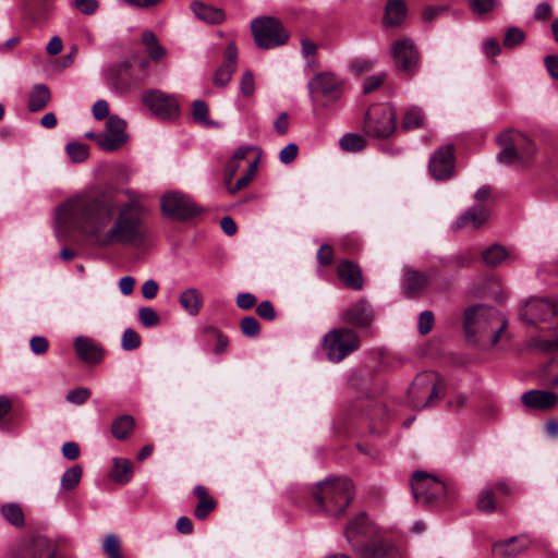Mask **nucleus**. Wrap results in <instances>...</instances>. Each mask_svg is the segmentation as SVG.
I'll return each mask as SVG.
<instances>
[{"label": "nucleus", "instance_id": "nucleus-1", "mask_svg": "<svg viewBox=\"0 0 558 558\" xmlns=\"http://www.w3.org/2000/svg\"><path fill=\"white\" fill-rule=\"evenodd\" d=\"M146 214L118 208L114 192H83L73 195L54 210L57 236L75 230L95 239L100 247L129 245L138 247L147 240Z\"/></svg>", "mask_w": 558, "mask_h": 558}, {"label": "nucleus", "instance_id": "nucleus-2", "mask_svg": "<svg viewBox=\"0 0 558 558\" xmlns=\"http://www.w3.org/2000/svg\"><path fill=\"white\" fill-rule=\"evenodd\" d=\"M507 328V319L495 308L474 305L464 312V331L469 341L495 345Z\"/></svg>", "mask_w": 558, "mask_h": 558}, {"label": "nucleus", "instance_id": "nucleus-3", "mask_svg": "<svg viewBox=\"0 0 558 558\" xmlns=\"http://www.w3.org/2000/svg\"><path fill=\"white\" fill-rule=\"evenodd\" d=\"M317 509L329 514H341L353 498V485L349 478H327L312 492Z\"/></svg>", "mask_w": 558, "mask_h": 558}, {"label": "nucleus", "instance_id": "nucleus-4", "mask_svg": "<svg viewBox=\"0 0 558 558\" xmlns=\"http://www.w3.org/2000/svg\"><path fill=\"white\" fill-rule=\"evenodd\" d=\"M317 509L329 514H341L353 498V485L349 478H327L312 492Z\"/></svg>", "mask_w": 558, "mask_h": 558}, {"label": "nucleus", "instance_id": "nucleus-5", "mask_svg": "<svg viewBox=\"0 0 558 558\" xmlns=\"http://www.w3.org/2000/svg\"><path fill=\"white\" fill-rule=\"evenodd\" d=\"M445 395V386L434 372L418 374L408 390V402L413 410L433 407Z\"/></svg>", "mask_w": 558, "mask_h": 558}, {"label": "nucleus", "instance_id": "nucleus-6", "mask_svg": "<svg viewBox=\"0 0 558 558\" xmlns=\"http://www.w3.org/2000/svg\"><path fill=\"white\" fill-rule=\"evenodd\" d=\"M411 487L415 501L424 506L450 500L454 495L453 489L448 484L424 471L413 473Z\"/></svg>", "mask_w": 558, "mask_h": 558}, {"label": "nucleus", "instance_id": "nucleus-7", "mask_svg": "<svg viewBox=\"0 0 558 558\" xmlns=\"http://www.w3.org/2000/svg\"><path fill=\"white\" fill-rule=\"evenodd\" d=\"M498 143L501 150L497 155V159L505 165H523L535 154L533 142L518 131L504 132L499 135Z\"/></svg>", "mask_w": 558, "mask_h": 558}, {"label": "nucleus", "instance_id": "nucleus-8", "mask_svg": "<svg viewBox=\"0 0 558 558\" xmlns=\"http://www.w3.org/2000/svg\"><path fill=\"white\" fill-rule=\"evenodd\" d=\"M361 344L359 335L350 328H335L323 338V348L330 362L339 363Z\"/></svg>", "mask_w": 558, "mask_h": 558}, {"label": "nucleus", "instance_id": "nucleus-9", "mask_svg": "<svg viewBox=\"0 0 558 558\" xmlns=\"http://www.w3.org/2000/svg\"><path fill=\"white\" fill-rule=\"evenodd\" d=\"M397 113L389 105H374L365 116L364 132L375 138H388L397 131Z\"/></svg>", "mask_w": 558, "mask_h": 558}, {"label": "nucleus", "instance_id": "nucleus-10", "mask_svg": "<svg viewBox=\"0 0 558 558\" xmlns=\"http://www.w3.org/2000/svg\"><path fill=\"white\" fill-rule=\"evenodd\" d=\"M520 318L534 326L554 323L558 319V305L549 298L532 296L522 305Z\"/></svg>", "mask_w": 558, "mask_h": 558}, {"label": "nucleus", "instance_id": "nucleus-11", "mask_svg": "<svg viewBox=\"0 0 558 558\" xmlns=\"http://www.w3.org/2000/svg\"><path fill=\"white\" fill-rule=\"evenodd\" d=\"M146 77V74H135L129 61L111 64L104 70L105 82L117 93H126L145 82Z\"/></svg>", "mask_w": 558, "mask_h": 558}, {"label": "nucleus", "instance_id": "nucleus-12", "mask_svg": "<svg viewBox=\"0 0 558 558\" xmlns=\"http://www.w3.org/2000/svg\"><path fill=\"white\" fill-rule=\"evenodd\" d=\"M162 214L178 221H185L202 213V208L180 192L165 194L160 202Z\"/></svg>", "mask_w": 558, "mask_h": 558}, {"label": "nucleus", "instance_id": "nucleus-13", "mask_svg": "<svg viewBox=\"0 0 558 558\" xmlns=\"http://www.w3.org/2000/svg\"><path fill=\"white\" fill-rule=\"evenodd\" d=\"M142 102L161 120H171L179 116V104L177 99L161 90H145L142 94Z\"/></svg>", "mask_w": 558, "mask_h": 558}, {"label": "nucleus", "instance_id": "nucleus-14", "mask_svg": "<svg viewBox=\"0 0 558 558\" xmlns=\"http://www.w3.org/2000/svg\"><path fill=\"white\" fill-rule=\"evenodd\" d=\"M392 57L397 69L408 75H413L418 70L420 56L412 40L403 37L395 41Z\"/></svg>", "mask_w": 558, "mask_h": 558}, {"label": "nucleus", "instance_id": "nucleus-15", "mask_svg": "<svg viewBox=\"0 0 558 558\" xmlns=\"http://www.w3.org/2000/svg\"><path fill=\"white\" fill-rule=\"evenodd\" d=\"M313 100L324 97L328 101H336L341 95V82L330 72L316 74L307 84Z\"/></svg>", "mask_w": 558, "mask_h": 558}, {"label": "nucleus", "instance_id": "nucleus-16", "mask_svg": "<svg viewBox=\"0 0 558 558\" xmlns=\"http://www.w3.org/2000/svg\"><path fill=\"white\" fill-rule=\"evenodd\" d=\"M126 123L118 116H110L106 123L105 132L97 137V144L105 151H114L126 141Z\"/></svg>", "mask_w": 558, "mask_h": 558}, {"label": "nucleus", "instance_id": "nucleus-17", "mask_svg": "<svg viewBox=\"0 0 558 558\" xmlns=\"http://www.w3.org/2000/svg\"><path fill=\"white\" fill-rule=\"evenodd\" d=\"M430 175L438 181L450 179L454 173V147L446 145L437 149L428 163Z\"/></svg>", "mask_w": 558, "mask_h": 558}, {"label": "nucleus", "instance_id": "nucleus-18", "mask_svg": "<svg viewBox=\"0 0 558 558\" xmlns=\"http://www.w3.org/2000/svg\"><path fill=\"white\" fill-rule=\"evenodd\" d=\"M438 275L436 267H430L426 272L405 267L403 270L402 289L407 296L414 298L421 295L428 287L432 278Z\"/></svg>", "mask_w": 558, "mask_h": 558}, {"label": "nucleus", "instance_id": "nucleus-19", "mask_svg": "<svg viewBox=\"0 0 558 558\" xmlns=\"http://www.w3.org/2000/svg\"><path fill=\"white\" fill-rule=\"evenodd\" d=\"M353 554L357 558H402L399 549L390 542L374 538L353 546Z\"/></svg>", "mask_w": 558, "mask_h": 558}, {"label": "nucleus", "instance_id": "nucleus-20", "mask_svg": "<svg viewBox=\"0 0 558 558\" xmlns=\"http://www.w3.org/2000/svg\"><path fill=\"white\" fill-rule=\"evenodd\" d=\"M57 555L56 546L45 536L24 541L15 551V558H51Z\"/></svg>", "mask_w": 558, "mask_h": 558}, {"label": "nucleus", "instance_id": "nucleus-21", "mask_svg": "<svg viewBox=\"0 0 558 558\" xmlns=\"http://www.w3.org/2000/svg\"><path fill=\"white\" fill-rule=\"evenodd\" d=\"M239 60L238 48L233 43H230L223 52V62L216 70L213 83L216 87L226 88L236 70Z\"/></svg>", "mask_w": 558, "mask_h": 558}, {"label": "nucleus", "instance_id": "nucleus-22", "mask_svg": "<svg viewBox=\"0 0 558 558\" xmlns=\"http://www.w3.org/2000/svg\"><path fill=\"white\" fill-rule=\"evenodd\" d=\"M373 310L366 300H360L342 314L343 322L355 327L365 328L373 322Z\"/></svg>", "mask_w": 558, "mask_h": 558}, {"label": "nucleus", "instance_id": "nucleus-23", "mask_svg": "<svg viewBox=\"0 0 558 558\" xmlns=\"http://www.w3.org/2000/svg\"><path fill=\"white\" fill-rule=\"evenodd\" d=\"M74 348L80 359L85 363L97 364L102 360V348L88 337H77L74 341Z\"/></svg>", "mask_w": 558, "mask_h": 558}, {"label": "nucleus", "instance_id": "nucleus-24", "mask_svg": "<svg viewBox=\"0 0 558 558\" xmlns=\"http://www.w3.org/2000/svg\"><path fill=\"white\" fill-rule=\"evenodd\" d=\"M489 210L487 206L483 204L474 205L460 215L453 222L452 228L459 230L468 226H472L474 229L480 228L487 220Z\"/></svg>", "mask_w": 558, "mask_h": 558}, {"label": "nucleus", "instance_id": "nucleus-25", "mask_svg": "<svg viewBox=\"0 0 558 558\" xmlns=\"http://www.w3.org/2000/svg\"><path fill=\"white\" fill-rule=\"evenodd\" d=\"M337 274L347 287L356 291L363 289L362 271L353 262L349 259L341 262L337 267Z\"/></svg>", "mask_w": 558, "mask_h": 558}, {"label": "nucleus", "instance_id": "nucleus-26", "mask_svg": "<svg viewBox=\"0 0 558 558\" xmlns=\"http://www.w3.org/2000/svg\"><path fill=\"white\" fill-rule=\"evenodd\" d=\"M529 542L523 537L513 536L509 539L497 542L493 546L496 556L500 558H515L526 550Z\"/></svg>", "mask_w": 558, "mask_h": 558}, {"label": "nucleus", "instance_id": "nucleus-27", "mask_svg": "<svg viewBox=\"0 0 558 558\" xmlns=\"http://www.w3.org/2000/svg\"><path fill=\"white\" fill-rule=\"evenodd\" d=\"M522 402L532 409L546 410L553 408L557 402V395L544 390H530L522 395Z\"/></svg>", "mask_w": 558, "mask_h": 558}, {"label": "nucleus", "instance_id": "nucleus-28", "mask_svg": "<svg viewBox=\"0 0 558 558\" xmlns=\"http://www.w3.org/2000/svg\"><path fill=\"white\" fill-rule=\"evenodd\" d=\"M407 4L403 0H388L385 5L383 23L386 27L400 26L407 19Z\"/></svg>", "mask_w": 558, "mask_h": 558}, {"label": "nucleus", "instance_id": "nucleus-29", "mask_svg": "<svg viewBox=\"0 0 558 558\" xmlns=\"http://www.w3.org/2000/svg\"><path fill=\"white\" fill-rule=\"evenodd\" d=\"M252 35H288L282 23L272 16H259L251 22Z\"/></svg>", "mask_w": 558, "mask_h": 558}, {"label": "nucleus", "instance_id": "nucleus-30", "mask_svg": "<svg viewBox=\"0 0 558 558\" xmlns=\"http://www.w3.org/2000/svg\"><path fill=\"white\" fill-rule=\"evenodd\" d=\"M179 303L183 311L190 316H197L204 304V298L196 288H187L179 295Z\"/></svg>", "mask_w": 558, "mask_h": 558}, {"label": "nucleus", "instance_id": "nucleus-31", "mask_svg": "<svg viewBox=\"0 0 558 558\" xmlns=\"http://www.w3.org/2000/svg\"><path fill=\"white\" fill-rule=\"evenodd\" d=\"M369 533V526L364 513H361L354 520H352L344 532L345 538L348 543L351 545V549L353 550V546H360V538H365Z\"/></svg>", "mask_w": 558, "mask_h": 558}, {"label": "nucleus", "instance_id": "nucleus-32", "mask_svg": "<svg viewBox=\"0 0 558 558\" xmlns=\"http://www.w3.org/2000/svg\"><path fill=\"white\" fill-rule=\"evenodd\" d=\"M191 10L193 11L196 19L207 24H220L226 19V14L221 9L205 4L199 1H194L191 4Z\"/></svg>", "mask_w": 558, "mask_h": 558}, {"label": "nucleus", "instance_id": "nucleus-33", "mask_svg": "<svg viewBox=\"0 0 558 558\" xmlns=\"http://www.w3.org/2000/svg\"><path fill=\"white\" fill-rule=\"evenodd\" d=\"M50 98V90L45 84L35 85L29 94L28 110L31 112L43 110L48 105Z\"/></svg>", "mask_w": 558, "mask_h": 558}, {"label": "nucleus", "instance_id": "nucleus-34", "mask_svg": "<svg viewBox=\"0 0 558 558\" xmlns=\"http://www.w3.org/2000/svg\"><path fill=\"white\" fill-rule=\"evenodd\" d=\"M474 256L471 252L464 251L453 255L439 258V264L444 269H461L472 265Z\"/></svg>", "mask_w": 558, "mask_h": 558}, {"label": "nucleus", "instance_id": "nucleus-35", "mask_svg": "<svg viewBox=\"0 0 558 558\" xmlns=\"http://www.w3.org/2000/svg\"><path fill=\"white\" fill-rule=\"evenodd\" d=\"M135 426L134 418L124 414L117 417L111 425V434L118 440H124L129 437Z\"/></svg>", "mask_w": 558, "mask_h": 558}, {"label": "nucleus", "instance_id": "nucleus-36", "mask_svg": "<svg viewBox=\"0 0 558 558\" xmlns=\"http://www.w3.org/2000/svg\"><path fill=\"white\" fill-rule=\"evenodd\" d=\"M133 474L132 463L128 459H113V469L110 473L111 478L120 484L128 483Z\"/></svg>", "mask_w": 558, "mask_h": 558}, {"label": "nucleus", "instance_id": "nucleus-37", "mask_svg": "<svg viewBox=\"0 0 558 558\" xmlns=\"http://www.w3.org/2000/svg\"><path fill=\"white\" fill-rule=\"evenodd\" d=\"M482 258L488 267H497L507 258H510V255L504 246L493 244L482 252Z\"/></svg>", "mask_w": 558, "mask_h": 558}, {"label": "nucleus", "instance_id": "nucleus-38", "mask_svg": "<svg viewBox=\"0 0 558 558\" xmlns=\"http://www.w3.org/2000/svg\"><path fill=\"white\" fill-rule=\"evenodd\" d=\"M2 517L13 526L22 527L25 524V518L22 507L16 502L4 504L0 508Z\"/></svg>", "mask_w": 558, "mask_h": 558}, {"label": "nucleus", "instance_id": "nucleus-39", "mask_svg": "<svg viewBox=\"0 0 558 558\" xmlns=\"http://www.w3.org/2000/svg\"><path fill=\"white\" fill-rule=\"evenodd\" d=\"M425 114L418 107H410L405 110L401 122V129L410 131L423 126Z\"/></svg>", "mask_w": 558, "mask_h": 558}, {"label": "nucleus", "instance_id": "nucleus-40", "mask_svg": "<svg viewBox=\"0 0 558 558\" xmlns=\"http://www.w3.org/2000/svg\"><path fill=\"white\" fill-rule=\"evenodd\" d=\"M339 145L341 149L344 151L357 153L365 147L366 142L364 137L360 134L347 133L340 138Z\"/></svg>", "mask_w": 558, "mask_h": 558}, {"label": "nucleus", "instance_id": "nucleus-41", "mask_svg": "<svg viewBox=\"0 0 558 558\" xmlns=\"http://www.w3.org/2000/svg\"><path fill=\"white\" fill-rule=\"evenodd\" d=\"M143 46L149 59L154 62L161 61L167 53L166 48L157 40V37H143Z\"/></svg>", "mask_w": 558, "mask_h": 558}, {"label": "nucleus", "instance_id": "nucleus-42", "mask_svg": "<svg viewBox=\"0 0 558 558\" xmlns=\"http://www.w3.org/2000/svg\"><path fill=\"white\" fill-rule=\"evenodd\" d=\"M83 470L80 465H73L61 476V488L64 490L74 489L82 478Z\"/></svg>", "mask_w": 558, "mask_h": 558}, {"label": "nucleus", "instance_id": "nucleus-43", "mask_svg": "<svg viewBox=\"0 0 558 558\" xmlns=\"http://www.w3.org/2000/svg\"><path fill=\"white\" fill-rule=\"evenodd\" d=\"M476 508L485 513H493L496 510L495 492L485 487L481 490L476 501Z\"/></svg>", "mask_w": 558, "mask_h": 558}, {"label": "nucleus", "instance_id": "nucleus-44", "mask_svg": "<svg viewBox=\"0 0 558 558\" xmlns=\"http://www.w3.org/2000/svg\"><path fill=\"white\" fill-rule=\"evenodd\" d=\"M302 46V54L304 59L306 60L305 66L307 69L314 70L317 68V60H316V53H317V44L313 41L308 37H304L301 41Z\"/></svg>", "mask_w": 558, "mask_h": 558}, {"label": "nucleus", "instance_id": "nucleus-45", "mask_svg": "<svg viewBox=\"0 0 558 558\" xmlns=\"http://www.w3.org/2000/svg\"><path fill=\"white\" fill-rule=\"evenodd\" d=\"M124 195L128 197V202L119 205L118 208H130V211L147 214V208L142 202L141 195L134 190L126 189L123 191Z\"/></svg>", "mask_w": 558, "mask_h": 558}, {"label": "nucleus", "instance_id": "nucleus-46", "mask_svg": "<svg viewBox=\"0 0 558 558\" xmlns=\"http://www.w3.org/2000/svg\"><path fill=\"white\" fill-rule=\"evenodd\" d=\"M258 162H259V156H257L250 165H248V168L246 170V173L244 175H242L238 181L236 183L231 186L230 184L227 185L228 186V190L231 194H234L236 192H239L240 190L244 189L245 186L248 185V183L253 180V178L255 177L256 172H257V166H258Z\"/></svg>", "mask_w": 558, "mask_h": 558}, {"label": "nucleus", "instance_id": "nucleus-47", "mask_svg": "<svg viewBox=\"0 0 558 558\" xmlns=\"http://www.w3.org/2000/svg\"><path fill=\"white\" fill-rule=\"evenodd\" d=\"M535 345L539 350L547 352V353L558 351V330L555 331L551 339H539L536 341ZM548 384L551 387H557L558 386V374L555 377H553L551 379H549Z\"/></svg>", "mask_w": 558, "mask_h": 558}, {"label": "nucleus", "instance_id": "nucleus-48", "mask_svg": "<svg viewBox=\"0 0 558 558\" xmlns=\"http://www.w3.org/2000/svg\"><path fill=\"white\" fill-rule=\"evenodd\" d=\"M65 149L73 162H83L88 157L87 146L83 143H69Z\"/></svg>", "mask_w": 558, "mask_h": 558}, {"label": "nucleus", "instance_id": "nucleus-49", "mask_svg": "<svg viewBox=\"0 0 558 558\" xmlns=\"http://www.w3.org/2000/svg\"><path fill=\"white\" fill-rule=\"evenodd\" d=\"M138 319L146 328L155 327L160 323L158 313L149 306H143L138 310Z\"/></svg>", "mask_w": 558, "mask_h": 558}, {"label": "nucleus", "instance_id": "nucleus-50", "mask_svg": "<svg viewBox=\"0 0 558 558\" xmlns=\"http://www.w3.org/2000/svg\"><path fill=\"white\" fill-rule=\"evenodd\" d=\"M193 118L195 121L204 124V125H213V121H210L208 113L209 109L207 104L204 100L197 99L193 102Z\"/></svg>", "mask_w": 558, "mask_h": 558}, {"label": "nucleus", "instance_id": "nucleus-51", "mask_svg": "<svg viewBox=\"0 0 558 558\" xmlns=\"http://www.w3.org/2000/svg\"><path fill=\"white\" fill-rule=\"evenodd\" d=\"M240 329L245 337L255 338L260 332V325L255 317L246 316L241 320Z\"/></svg>", "mask_w": 558, "mask_h": 558}, {"label": "nucleus", "instance_id": "nucleus-52", "mask_svg": "<svg viewBox=\"0 0 558 558\" xmlns=\"http://www.w3.org/2000/svg\"><path fill=\"white\" fill-rule=\"evenodd\" d=\"M141 336L137 331L132 328H128L124 330L122 335L121 345L125 351L136 350L141 345Z\"/></svg>", "mask_w": 558, "mask_h": 558}, {"label": "nucleus", "instance_id": "nucleus-53", "mask_svg": "<svg viewBox=\"0 0 558 558\" xmlns=\"http://www.w3.org/2000/svg\"><path fill=\"white\" fill-rule=\"evenodd\" d=\"M70 7L84 15H92L98 9V1L97 0H71Z\"/></svg>", "mask_w": 558, "mask_h": 558}, {"label": "nucleus", "instance_id": "nucleus-54", "mask_svg": "<svg viewBox=\"0 0 558 558\" xmlns=\"http://www.w3.org/2000/svg\"><path fill=\"white\" fill-rule=\"evenodd\" d=\"M289 37H254L255 45L264 50L280 47L287 44Z\"/></svg>", "mask_w": 558, "mask_h": 558}, {"label": "nucleus", "instance_id": "nucleus-55", "mask_svg": "<svg viewBox=\"0 0 558 558\" xmlns=\"http://www.w3.org/2000/svg\"><path fill=\"white\" fill-rule=\"evenodd\" d=\"M104 550L109 556V558H122L119 539L113 534H109L105 538Z\"/></svg>", "mask_w": 558, "mask_h": 558}, {"label": "nucleus", "instance_id": "nucleus-56", "mask_svg": "<svg viewBox=\"0 0 558 558\" xmlns=\"http://www.w3.org/2000/svg\"><path fill=\"white\" fill-rule=\"evenodd\" d=\"M240 92L245 97H251L255 92L254 75L251 71H245L240 81Z\"/></svg>", "mask_w": 558, "mask_h": 558}, {"label": "nucleus", "instance_id": "nucleus-57", "mask_svg": "<svg viewBox=\"0 0 558 558\" xmlns=\"http://www.w3.org/2000/svg\"><path fill=\"white\" fill-rule=\"evenodd\" d=\"M216 501L214 498L208 500L198 501L194 510V515L198 520H205L209 513L215 509Z\"/></svg>", "mask_w": 558, "mask_h": 558}, {"label": "nucleus", "instance_id": "nucleus-58", "mask_svg": "<svg viewBox=\"0 0 558 558\" xmlns=\"http://www.w3.org/2000/svg\"><path fill=\"white\" fill-rule=\"evenodd\" d=\"M434 325V314L430 311H424L418 316V332L427 335Z\"/></svg>", "mask_w": 558, "mask_h": 558}, {"label": "nucleus", "instance_id": "nucleus-59", "mask_svg": "<svg viewBox=\"0 0 558 558\" xmlns=\"http://www.w3.org/2000/svg\"><path fill=\"white\" fill-rule=\"evenodd\" d=\"M90 396V390L87 388H76L68 392L66 400L74 404L84 403Z\"/></svg>", "mask_w": 558, "mask_h": 558}, {"label": "nucleus", "instance_id": "nucleus-60", "mask_svg": "<svg viewBox=\"0 0 558 558\" xmlns=\"http://www.w3.org/2000/svg\"><path fill=\"white\" fill-rule=\"evenodd\" d=\"M472 11L476 14H486L494 10L495 0H469Z\"/></svg>", "mask_w": 558, "mask_h": 558}, {"label": "nucleus", "instance_id": "nucleus-61", "mask_svg": "<svg viewBox=\"0 0 558 558\" xmlns=\"http://www.w3.org/2000/svg\"><path fill=\"white\" fill-rule=\"evenodd\" d=\"M333 250L328 244H323L317 251V262L319 265L327 267L332 263Z\"/></svg>", "mask_w": 558, "mask_h": 558}, {"label": "nucleus", "instance_id": "nucleus-62", "mask_svg": "<svg viewBox=\"0 0 558 558\" xmlns=\"http://www.w3.org/2000/svg\"><path fill=\"white\" fill-rule=\"evenodd\" d=\"M298 156V146L296 144H288L284 146L279 154V159L283 165L291 163Z\"/></svg>", "mask_w": 558, "mask_h": 558}, {"label": "nucleus", "instance_id": "nucleus-63", "mask_svg": "<svg viewBox=\"0 0 558 558\" xmlns=\"http://www.w3.org/2000/svg\"><path fill=\"white\" fill-rule=\"evenodd\" d=\"M29 347L34 354L40 355L47 352L49 343L45 337L35 336L31 339Z\"/></svg>", "mask_w": 558, "mask_h": 558}, {"label": "nucleus", "instance_id": "nucleus-64", "mask_svg": "<svg viewBox=\"0 0 558 558\" xmlns=\"http://www.w3.org/2000/svg\"><path fill=\"white\" fill-rule=\"evenodd\" d=\"M256 313L264 319L274 320L276 318L275 308L269 301H263L256 307Z\"/></svg>", "mask_w": 558, "mask_h": 558}]
</instances>
